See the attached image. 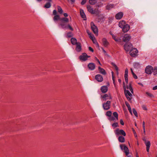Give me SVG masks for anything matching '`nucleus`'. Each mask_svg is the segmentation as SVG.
Here are the masks:
<instances>
[{
  "label": "nucleus",
  "mask_w": 157,
  "mask_h": 157,
  "mask_svg": "<svg viewBox=\"0 0 157 157\" xmlns=\"http://www.w3.org/2000/svg\"><path fill=\"white\" fill-rule=\"evenodd\" d=\"M110 101H107L106 103L103 104L102 106L104 109L108 110L110 108Z\"/></svg>",
  "instance_id": "obj_11"
},
{
  "label": "nucleus",
  "mask_w": 157,
  "mask_h": 157,
  "mask_svg": "<svg viewBox=\"0 0 157 157\" xmlns=\"http://www.w3.org/2000/svg\"><path fill=\"white\" fill-rule=\"evenodd\" d=\"M87 33H88V35L89 36V37L91 40H92V39H93V38H94V36L91 33H89L88 32H87Z\"/></svg>",
  "instance_id": "obj_39"
},
{
  "label": "nucleus",
  "mask_w": 157,
  "mask_h": 157,
  "mask_svg": "<svg viewBox=\"0 0 157 157\" xmlns=\"http://www.w3.org/2000/svg\"><path fill=\"white\" fill-rule=\"evenodd\" d=\"M87 8L88 11L91 13L98 14L100 13L98 9L93 10V9L90 6H88Z\"/></svg>",
  "instance_id": "obj_2"
},
{
  "label": "nucleus",
  "mask_w": 157,
  "mask_h": 157,
  "mask_svg": "<svg viewBox=\"0 0 157 157\" xmlns=\"http://www.w3.org/2000/svg\"><path fill=\"white\" fill-rule=\"evenodd\" d=\"M133 113L134 114V115L136 117H137V113L136 111V110L135 109H133Z\"/></svg>",
  "instance_id": "obj_47"
},
{
  "label": "nucleus",
  "mask_w": 157,
  "mask_h": 157,
  "mask_svg": "<svg viewBox=\"0 0 157 157\" xmlns=\"http://www.w3.org/2000/svg\"><path fill=\"white\" fill-rule=\"evenodd\" d=\"M111 64L113 67L115 68V69H118V67H117V65L114 63H111Z\"/></svg>",
  "instance_id": "obj_48"
},
{
  "label": "nucleus",
  "mask_w": 157,
  "mask_h": 157,
  "mask_svg": "<svg viewBox=\"0 0 157 157\" xmlns=\"http://www.w3.org/2000/svg\"><path fill=\"white\" fill-rule=\"evenodd\" d=\"M126 25L125 21H120L119 23V26L121 27V28H122V27H124V26Z\"/></svg>",
  "instance_id": "obj_22"
},
{
  "label": "nucleus",
  "mask_w": 157,
  "mask_h": 157,
  "mask_svg": "<svg viewBox=\"0 0 157 157\" xmlns=\"http://www.w3.org/2000/svg\"><path fill=\"white\" fill-rule=\"evenodd\" d=\"M124 46V50L127 52H130L132 47V44L129 43L126 44Z\"/></svg>",
  "instance_id": "obj_9"
},
{
  "label": "nucleus",
  "mask_w": 157,
  "mask_h": 157,
  "mask_svg": "<svg viewBox=\"0 0 157 157\" xmlns=\"http://www.w3.org/2000/svg\"><path fill=\"white\" fill-rule=\"evenodd\" d=\"M120 123L122 125H123L124 124L123 121L122 119H121L120 120Z\"/></svg>",
  "instance_id": "obj_52"
},
{
  "label": "nucleus",
  "mask_w": 157,
  "mask_h": 157,
  "mask_svg": "<svg viewBox=\"0 0 157 157\" xmlns=\"http://www.w3.org/2000/svg\"><path fill=\"white\" fill-rule=\"evenodd\" d=\"M133 66L135 68H139L141 67L140 65L138 63H134Z\"/></svg>",
  "instance_id": "obj_30"
},
{
  "label": "nucleus",
  "mask_w": 157,
  "mask_h": 157,
  "mask_svg": "<svg viewBox=\"0 0 157 157\" xmlns=\"http://www.w3.org/2000/svg\"><path fill=\"white\" fill-rule=\"evenodd\" d=\"M73 36V34L71 32H69L67 34V36L68 37H71Z\"/></svg>",
  "instance_id": "obj_38"
},
{
  "label": "nucleus",
  "mask_w": 157,
  "mask_h": 157,
  "mask_svg": "<svg viewBox=\"0 0 157 157\" xmlns=\"http://www.w3.org/2000/svg\"><path fill=\"white\" fill-rule=\"evenodd\" d=\"M103 101H105L107 100H109L111 99L112 98L110 94H105L101 96Z\"/></svg>",
  "instance_id": "obj_13"
},
{
  "label": "nucleus",
  "mask_w": 157,
  "mask_h": 157,
  "mask_svg": "<svg viewBox=\"0 0 157 157\" xmlns=\"http://www.w3.org/2000/svg\"><path fill=\"white\" fill-rule=\"evenodd\" d=\"M125 104L126 106L128 107V109L130 112V113L132 115V112L130 106V105L128 103V102H125Z\"/></svg>",
  "instance_id": "obj_28"
},
{
  "label": "nucleus",
  "mask_w": 157,
  "mask_h": 157,
  "mask_svg": "<svg viewBox=\"0 0 157 157\" xmlns=\"http://www.w3.org/2000/svg\"><path fill=\"white\" fill-rule=\"evenodd\" d=\"M152 71L154 75H155L157 74V69H153Z\"/></svg>",
  "instance_id": "obj_50"
},
{
  "label": "nucleus",
  "mask_w": 157,
  "mask_h": 157,
  "mask_svg": "<svg viewBox=\"0 0 157 157\" xmlns=\"http://www.w3.org/2000/svg\"><path fill=\"white\" fill-rule=\"evenodd\" d=\"M89 69H94L95 65L93 63H89L88 65Z\"/></svg>",
  "instance_id": "obj_27"
},
{
  "label": "nucleus",
  "mask_w": 157,
  "mask_h": 157,
  "mask_svg": "<svg viewBox=\"0 0 157 157\" xmlns=\"http://www.w3.org/2000/svg\"><path fill=\"white\" fill-rule=\"evenodd\" d=\"M131 72H132V74L133 75V77L135 78V79H137V76H136V75L133 73L132 70V69H131Z\"/></svg>",
  "instance_id": "obj_45"
},
{
  "label": "nucleus",
  "mask_w": 157,
  "mask_h": 157,
  "mask_svg": "<svg viewBox=\"0 0 157 157\" xmlns=\"http://www.w3.org/2000/svg\"><path fill=\"white\" fill-rule=\"evenodd\" d=\"M123 13L122 12H119L117 13L115 16V18L117 19H121L123 17Z\"/></svg>",
  "instance_id": "obj_18"
},
{
  "label": "nucleus",
  "mask_w": 157,
  "mask_h": 157,
  "mask_svg": "<svg viewBox=\"0 0 157 157\" xmlns=\"http://www.w3.org/2000/svg\"><path fill=\"white\" fill-rule=\"evenodd\" d=\"M143 128L144 130V134H145V122L144 121L143 122Z\"/></svg>",
  "instance_id": "obj_43"
},
{
  "label": "nucleus",
  "mask_w": 157,
  "mask_h": 157,
  "mask_svg": "<svg viewBox=\"0 0 157 157\" xmlns=\"http://www.w3.org/2000/svg\"><path fill=\"white\" fill-rule=\"evenodd\" d=\"M128 70L127 69H126L125 71V72L124 77L125 80V81L126 84H127L128 83Z\"/></svg>",
  "instance_id": "obj_19"
},
{
  "label": "nucleus",
  "mask_w": 157,
  "mask_h": 157,
  "mask_svg": "<svg viewBox=\"0 0 157 157\" xmlns=\"http://www.w3.org/2000/svg\"><path fill=\"white\" fill-rule=\"evenodd\" d=\"M130 28V26L126 24L124 27L122 28L123 31L124 33L127 32L129 30Z\"/></svg>",
  "instance_id": "obj_16"
},
{
  "label": "nucleus",
  "mask_w": 157,
  "mask_h": 157,
  "mask_svg": "<svg viewBox=\"0 0 157 157\" xmlns=\"http://www.w3.org/2000/svg\"><path fill=\"white\" fill-rule=\"evenodd\" d=\"M142 108L144 110H147V108L146 106L145 105H143L142 106Z\"/></svg>",
  "instance_id": "obj_51"
},
{
  "label": "nucleus",
  "mask_w": 157,
  "mask_h": 157,
  "mask_svg": "<svg viewBox=\"0 0 157 157\" xmlns=\"http://www.w3.org/2000/svg\"><path fill=\"white\" fill-rule=\"evenodd\" d=\"M90 57V56H88L86 53H83L79 56V59L81 60L85 61L88 58Z\"/></svg>",
  "instance_id": "obj_10"
},
{
  "label": "nucleus",
  "mask_w": 157,
  "mask_h": 157,
  "mask_svg": "<svg viewBox=\"0 0 157 157\" xmlns=\"http://www.w3.org/2000/svg\"><path fill=\"white\" fill-rule=\"evenodd\" d=\"M138 50L135 48H132L129 52L130 55L132 57H135L137 55Z\"/></svg>",
  "instance_id": "obj_5"
},
{
  "label": "nucleus",
  "mask_w": 157,
  "mask_h": 157,
  "mask_svg": "<svg viewBox=\"0 0 157 157\" xmlns=\"http://www.w3.org/2000/svg\"><path fill=\"white\" fill-rule=\"evenodd\" d=\"M102 51H103V52H104V54H105V55H106V52L104 50V49H103V48H102Z\"/></svg>",
  "instance_id": "obj_58"
},
{
  "label": "nucleus",
  "mask_w": 157,
  "mask_h": 157,
  "mask_svg": "<svg viewBox=\"0 0 157 157\" xmlns=\"http://www.w3.org/2000/svg\"><path fill=\"white\" fill-rule=\"evenodd\" d=\"M115 134L116 135H122L123 136H126V133L123 130L120 129L119 128H117L114 131Z\"/></svg>",
  "instance_id": "obj_3"
},
{
  "label": "nucleus",
  "mask_w": 157,
  "mask_h": 157,
  "mask_svg": "<svg viewBox=\"0 0 157 157\" xmlns=\"http://www.w3.org/2000/svg\"><path fill=\"white\" fill-rule=\"evenodd\" d=\"M109 34L112 36L113 38L116 41H120V39L118 38H117L116 36L114 35L112 32H110Z\"/></svg>",
  "instance_id": "obj_23"
},
{
  "label": "nucleus",
  "mask_w": 157,
  "mask_h": 157,
  "mask_svg": "<svg viewBox=\"0 0 157 157\" xmlns=\"http://www.w3.org/2000/svg\"><path fill=\"white\" fill-rule=\"evenodd\" d=\"M97 61L98 62L99 64H100V61H99V60L98 59H97Z\"/></svg>",
  "instance_id": "obj_61"
},
{
  "label": "nucleus",
  "mask_w": 157,
  "mask_h": 157,
  "mask_svg": "<svg viewBox=\"0 0 157 157\" xmlns=\"http://www.w3.org/2000/svg\"><path fill=\"white\" fill-rule=\"evenodd\" d=\"M137 145H139V143H138V141L137 142Z\"/></svg>",
  "instance_id": "obj_63"
},
{
  "label": "nucleus",
  "mask_w": 157,
  "mask_h": 157,
  "mask_svg": "<svg viewBox=\"0 0 157 157\" xmlns=\"http://www.w3.org/2000/svg\"><path fill=\"white\" fill-rule=\"evenodd\" d=\"M80 15H81V17H82V18H83L84 20H86V15L83 12V11L82 10H80Z\"/></svg>",
  "instance_id": "obj_25"
},
{
  "label": "nucleus",
  "mask_w": 157,
  "mask_h": 157,
  "mask_svg": "<svg viewBox=\"0 0 157 157\" xmlns=\"http://www.w3.org/2000/svg\"><path fill=\"white\" fill-rule=\"evenodd\" d=\"M123 87L125 96L128 100L129 101L131 100L132 96V94L130 92L129 90L131 93H133V90L130 84H129L128 86H127L126 87L124 82H123Z\"/></svg>",
  "instance_id": "obj_1"
},
{
  "label": "nucleus",
  "mask_w": 157,
  "mask_h": 157,
  "mask_svg": "<svg viewBox=\"0 0 157 157\" xmlns=\"http://www.w3.org/2000/svg\"><path fill=\"white\" fill-rule=\"evenodd\" d=\"M114 6V4H108L107 6L106 7V9L107 10H110L111 8H113Z\"/></svg>",
  "instance_id": "obj_29"
},
{
  "label": "nucleus",
  "mask_w": 157,
  "mask_h": 157,
  "mask_svg": "<svg viewBox=\"0 0 157 157\" xmlns=\"http://www.w3.org/2000/svg\"><path fill=\"white\" fill-rule=\"evenodd\" d=\"M118 82H120V83H121V80L120 79H118Z\"/></svg>",
  "instance_id": "obj_60"
},
{
  "label": "nucleus",
  "mask_w": 157,
  "mask_h": 157,
  "mask_svg": "<svg viewBox=\"0 0 157 157\" xmlns=\"http://www.w3.org/2000/svg\"><path fill=\"white\" fill-rule=\"evenodd\" d=\"M102 44L105 47H107L109 44V43L105 38H103L102 40Z\"/></svg>",
  "instance_id": "obj_17"
},
{
  "label": "nucleus",
  "mask_w": 157,
  "mask_h": 157,
  "mask_svg": "<svg viewBox=\"0 0 157 157\" xmlns=\"http://www.w3.org/2000/svg\"><path fill=\"white\" fill-rule=\"evenodd\" d=\"M112 78H113V84H114L115 87H116L115 81V80H114V73L113 72V71H112Z\"/></svg>",
  "instance_id": "obj_35"
},
{
  "label": "nucleus",
  "mask_w": 157,
  "mask_h": 157,
  "mask_svg": "<svg viewBox=\"0 0 157 157\" xmlns=\"http://www.w3.org/2000/svg\"><path fill=\"white\" fill-rule=\"evenodd\" d=\"M71 41L72 44L73 45H76L77 43H79V42H77L76 39L74 38H71Z\"/></svg>",
  "instance_id": "obj_24"
},
{
  "label": "nucleus",
  "mask_w": 157,
  "mask_h": 157,
  "mask_svg": "<svg viewBox=\"0 0 157 157\" xmlns=\"http://www.w3.org/2000/svg\"><path fill=\"white\" fill-rule=\"evenodd\" d=\"M68 28L71 31L73 30V29L72 28V27L69 24L67 26H66V28Z\"/></svg>",
  "instance_id": "obj_40"
},
{
  "label": "nucleus",
  "mask_w": 157,
  "mask_h": 157,
  "mask_svg": "<svg viewBox=\"0 0 157 157\" xmlns=\"http://www.w3.org/2000/svg\"><path fill=\"white\" fill-rule=\"evenodd\" d=\"M86 0H82V1L81 2V4L82 5L84 4L86 2Z\"/></svg>",
  "instance_id": "obj_53"
},
{
  "label": "nucleus",
  "mask_w": 157,
  "mask_h": 157,
  "mask_svg": "<svg viewBox=\"0 0 157 157\" xmlns=\"http://www.w3.org/2000/svg\"><path fill=\"white\" fill-rule=\"evenodd\" d=\"M118 140L119 142L123 143L124 142V138L122 136H119L118 137Z\"/></svg>",
  "instance_id": "obj_32"
},
{
  "label": "nucleus",
  "mask_w": 157,
  "mask_h": 157,
  "mask_svg": "<svg viewBox=\"0 0 157 157\" xmlns=\"http://www.w3.org/2000/svg\"><path fill=\"white\" fill-rule=\"evenodd\" d=\"M113 115L114 117L111 116L108 118V119L110 121H116V119L118 120V115L117 113L115 112L113 113Z\"/></svg>",
  "instance_id": "obj_8"
},
{
  "label": "nucleus",
  "mask_w": 157,
  "mask_h": 157,
  "mask_svg": "<svg viewBox=\"0 0 157 157\" xmlns=\"http://www.w3.org/2000/svg\"><path fill=\"white\" fill-rule=\"evenodd\" d=\"M108 90V87L107 86H102L101 88V90L102 93H106Z\"/></svg>",
  "instance_id": "obj_20"
},
{
  "label": "nucleus",
  "mask_w": 157,
  "mask_h": 157,
  "mask_svg": "<svg viewBox=\"0 0 157 157\" xmlns=\"http://www.w3.org/2000/svg\"><path fill=\"white\" fill-rule=\"evenodd\" d=\"M145 69H153V68L151 66L148 65L146 67Z\"/></svg>",
  "instance_id": "obj_49"
},
{
  "label": "nucleus",
  "mask_w": 157,
  "mask_h": 157,
  "mask_svg": "<svg viewBox=\"0 0 157 157\" xmlns=\"http://www.w3.org/2000/svg\"><path fill=\"white\" fill-rule=\"evenodd\" d=\"M95 79L98 82H101L103 81V78L100 75H97L95 76Z\"/></svg>",
  "instance_id": "obj_15"
},
{
  "label": "nucleus",
  "mask_w": 157,
  "mask_h": 157,
  "mask_svg": "<svg viewBox=\"0 0 157 157\" xmlns=\"http://www.w3.org/2000/svg\"><path fill=\"white\" fill-rule=\"evenodd\" d=\"M60 21L61 22L60 23V25L61 26L62 28H66V25H65L63 22H68L69 21V19L67 17H63L61 18Z\"/></svg>",
  "instance_id": "obj_4"
},
{
  "label": "nucleus",
  "mask_w": 157,
  "mask_h": 157,
  "mask_svg": "<svg viewBox=\"0 0 157 157\" xmlns=\"http://www.w3.org/2000/svg\"><path fill=\"white\" fill-rule=\"evenodd\" d=\"M153 69H145V72L147 74H150L152 71Z\"/></svg>",
  "instance_id": "obj_34"
},
{
  "label": "nucleus",
  "mask_w": 157,
  "mask_h": 157,
  "mask_svg": "<svg viewBox=\"0 0 157 157\" xmlns=\"http://www.w3.org/2000/svg\"><path fill=\"white\" fill-rule=\"evenodd\" d=\"M97 2V0H89V2L90 3L91 5H94Z\"/></svg>",
  "instance_id": "obj_33"
},
{
  "label": "nucleus",
  "mask_w": 157,
  "mask_h": 157,
  "mask_svg": "<svg viewBox=\"0 0 157 157\" xmlns=\"http://www.w3.org/2000/svg\"><path fill=\"white\" fill-rule=\"evenodd\" d=\"M92 41L93 43L94 44H97V45L98 46L99 45L98 44V43H97V41L95 39V37H94V38L92 39Z\"/></svg>",
  "instance_id": "obj_44"
},
{
  "label": "nucleus",
  "mask_w": 157,
  "mask_h": 157,
  "mask_svg": "<svg viewBox=\"0 0 157 157\" xmlns=\"http://www.w3.org/2000/svg\"><path fill=\"white\" fill-rule=\"evenodd\" d=\"M132 129L133 133L134 134V136L135 137V138H136V139H137V135L136 133V132L135 130L133 128H132Z\"/></svg>",
  "instance_id": "obj_41"
},
{
  "label": "nucleus",
  "mask_w": 157,
  "mask_h": 157,
  "mask_svg": "<svg viewBox=\"0 0 157 157\" xmlns=\"http://www.w3.org/2000/svg\"><path fill=\"white\" fill-rule=\"evenodd\" d=\"M138 84L139 85H140V86H144L143 85L142 83H140V82L138 83Z\"/></svg>",
  "instance_id": "obj_59"
},
{
  "label": "nucleus",
  "mask_w": 157,
  "mask_h": 157,
  "mask_svg": "<svg viewBox=\"0 0 157 157\" xmlns=\"http://www.w3.org/2000/svg\"><path fill=\"white\" fill-rule=\"evenodd\" d=\"M143 140L144 141L145 144L146 146V150L147 152H149L151 145L150 142L149 141H147L144 140Z\"/></svg>",
  "instance_id": "obj_12"
},
{
  "label": "nucleus",
  "mask_w": 157,
  "mask_h": 157,
  "mask_svg": "<svg viewBox=\"0 0 157 157\" xmlns=\"http://www.w3.org/2000/svg\"><path fill=\"white\" fill-rule=\"evenodd\" d=\"M120 147L121 149L123 150L125 153L126 155L128 156L129 154V150L128 148L124 144H121Z\"/></svg>",
  "instance_id": "obj_7"
},
{
  "label": "nucleus",
  "mask_w": 157,
  "mask_h": 157,
  "mask_svg": "<svg viewBox=\"0 0 157 157\" xmlns=\"http://www.w3.org/2000/svg\"><path fill=\"white\" fill-rule=\"evenodd\" d=\"M112 126L113 128H115L118 126V123L117 122H115L112 124Z\"/></svg>",
  "instance_id": "obj_36"
},
{
  "label": "nucleus",
  "mask_w": 157,
  "mask_h": 157,
  "mask_svg": "<svg viewBox=\"0 0 157 157\" xmlns=\"http://www.w3.org/2000/svg\"><path fill=\"white\" fill-rule=\"evenodd\" d=\"M63 15L65 17H67L68 16V14L66 13H64Z\"/></svg>",
  "instance_id": "obj_56"
},
{
  "label": "nucleus",
  "mask_w": 157,
  "mask_h": 157,
  "mask_svg": "<svg viewBox=\"0 0 157 157\" xmlns=\"http://www.w3.org/2000/svg\"><path fill=\"white\" fill-rule=\"evenodd\" d=\"M112 112L111 111H108L106 113V115L109 116V117L111 116Z\"/></svg>",
  "instance_id": "obj_37"
},
{
  "label": "nucleus",
  "mask_w": 157,
  "mask_h": 157,
  "mask_svg": "<svg viewBox=\"0 0 157 157\" xmlns=\"http://www.w3.org/2000/svg\"><path fill=\"white\" fill-rule=\"evenodd\" d=\"M53 15H57V12L56 10H54L53 11Z\"/></svg>",
  "instance_id": "obj_54"
},
{
  "label": "nucleus",
  "mask_w": 157,
  "mask_h": 157,
  "mask_svg": "<svg viewBox=\"0 0 157 157\" xmlns=\"http://www.w3.org/2000/svg\"><path fill=\"white\" fill-rule=\"evenodd\" d=\"M146 94H147V95L150 97H153V95L151 93H149V92H146Z\"/></svg>",
  "instance_id": "obj_46"
},
{
  "label": "nucleus",
  "mask_w": 157,
  "mask_h": 157,
  "mask_svg": "<svg viewBox=\"0 0 157 157\" xmlns=\"http://www.w3.org/2000/svg\"><path fill=\"white\" fill-rule=\"evenodd\" d=\"M72 2H74L75 1V0H70Z\"/></svg>",
  "instance_id": "obj_62"
},
{
  "label": "nucleus",
  "mask_w": 157,
  "mask_h": 157,
  "mask_svg": "<svg viewBox=\"0 0 157 157\" xmlns=\"http://www.w3.org/2000/svg\"><path fill=\"white\" fill-rule=\"evenodd\" d=\"M57 7L58 12L60 14H62L63 12V11L61 7L59 6H58Z\"/></svg>",
  "instance_id": "obj_31"
},
{
  "label": "nucleus",
  "mask_w": 157,
  "mask_h": 157,
  "mask_svg": "<svg viewBox=\"0 0 157 157\" xmlns=\"http://www.w3.org/2000/svg\"><path fill=\"white\" fill-rule=\"evenodd\" d=\"M76 50L77 52H80L81 50V44L79 42L77 43V44H76Z\"/></svg>",
  "instance_id": "obj_21"
},
{
  "label": "nucleus",
  "mask_w": 157,
  "mask_h": 157,
  "mask_svg": "<svg viewBox=\"0 0 157 157\" xmlns=\"http://www.w3.org/2000/svg\"><path fill=\"white\" fill-rule=\"evenodd\" d=\"M100 72L103 75H105L106 74L105 71L104 69H100Z\"/></svg>",
  "instance_id": "obj_42"
},
{
  "label": "nucleus",
  "mask_w": 157,
  "mask_h": 157,
  "mask_svg": "<svg viewBox=\"0 0 157 157\" xmlns=\"http://www.w3.org/2000/svg\"><path fill=\"white\" fill-rule=\"evenodd\" d=\"M60 16L59 15H55L54 17L53 18V19L55 21L59 20L60 21Z\"/></svg>",
  "instance_id": "obj_26"
},
{
  "label": "nucleus",
  "mask_w": 157,
  "mask_h": 157,
  "mask_svg": "<svg viewBox=\"0 0 157 157\" xmlns=\"http://www.w3.org/2000/svg\"><path fill=\"white\" fill-rule=\"evenodd\" d=\"M91 29L94 33L96 35H98V30L96 26L93 22H91L90 23Z\"/></svg>",
  "instance_id": "obj_6"
},
{
  "label": "nucleus",
  "mask_w": 157,
  "mask_h": 157,
  "mask_svg": "<svg viewBox=\"0 0 157 157\" xmlns=\"http://www.w3.org/2000/svg\"><path fill=\"white\" fill-rule=\"evenodd\" d=\"M89 49L90 51L92 52H94V50H93V49L91 47H89Z\"/></svg>",
  "instance_id": "obj_55"
},
{
  "label": "nucleus",
  "mask_w": 157,
  "mask_h": 157,
  "mask_svg": "<svg viewBox=\"0 0 157 157\" xmlns=\"http://www.w3.org/2000/svg\"><path fill=\"white\" fill-rule=\"evenodd\" d=\"M131 38V36L130 35L128 34H125L123 38V40L124 41L126 42L127 41H128Z\"/></svg>",
  "instance_id": "obj_14"
},
{
  "label": "nucleus",
  "mask_w": 157,
  "mask_h": 157,
  "mask_svg": "<svg viewBox=\"0 0 157 157\" xmlns=\"http://www.w3.org/2000/svg\"><path fill=\"white\" fill-rule=\"evenodd\" d=\"M157 89V86H155L153 88V90H155Z\"/></svg>",
  "instance_id": "obj_57"
},
{
  "label": "nucleus",
  "mask_w": 157,
  "mask_h": 157,
  "mask_svg": "<svg viewBox=\"0 0 157 157\" xmlns=\"http://www.w3.org/2000/svg\"><path fill=\"white\" fill-rule=\"evenodd\" d=\"M136 157H139V156H138V155H136Z\"/></svg>",
  "instance_id": "obj_64"
}]
</instances>
